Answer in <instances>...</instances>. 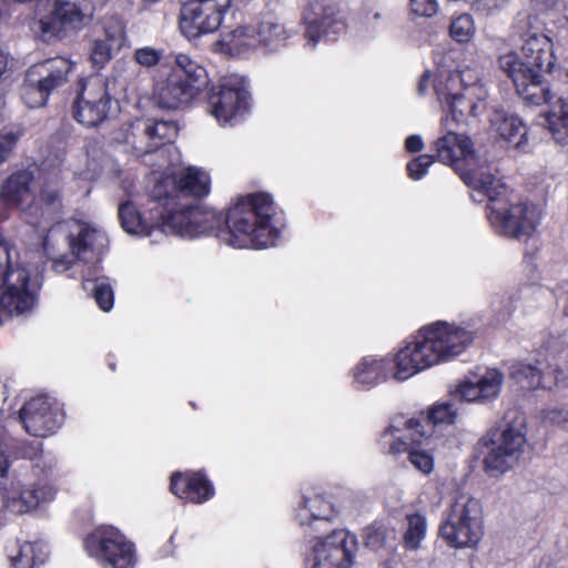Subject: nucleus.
Returning <instances> with one entry per match:
<instances>
[{
    "label": "nucleus",
    "mask_w": 568,
    "mask_h": 568,
    "mask_svg": "<svg viewBox=\"0 0 568 568\" xmlns=\"http://www.w3.org/2000/svg\"><path fill=\"white\" fill-rule=\"evenodd\" d=\"M386 528L378 524H373L364 529L363 539L367 548L377 550L382 548L386 540Z\"/></svg>",
    "instance_id": "79ce46f5"
},
{
    "label": "nucleus",
    "mask_w": 568,
    "mask_h": 568,
    "mask_svg": "<svg viewBox=\"0 0 568 568\" xmlns=\"http://www.w3.org/2000/svg\"><path fill=\"white\" fill-rule=\"evenodd\" d=\"M466 87H484L477 73L465 69L454 73H440V80L435 84L436 95L450 93V90L459 89L466 91Z\"/></svg>",
    "instance_id": "7c9ffc66"
},
{
    "label": "nucleus",
    "mask_w": 568,
    "mask_h": 568,
    "mask_svg": "<svg viewBox=\"0 0 568 568\" xmlns=\"http://www.w3.org/2000/svg\"><path fill=\"white\" fill-rule=\"evenodd\" d=\"M509 1L510 0H477V6L487 13H491L504 8Z\"/></svg>",
    "instance_id": "3c124183"
},
{
    "label": "nucleus",
    "mask_w": 568,
    "mask_h": 568,
    "mask_svg": "<svg viewBox=\"0 0 568 568\" xmlns=\"http://www.w3.org/2000/svg\"><path fill=\"white\" fill-rule=\"evenodd\" d=\"M490 122L500 138L515 146L524 144L527 130L518 116L496 111Z\"/></svg>",
    "instance_id": "bb28decb"
},
{
    "label": "nucleus",
    "mask_w": 568,
    "mask_h": 568,
    "mask_svg": "<svg viewBox=\"0 0 568 568\" xmlns=\"http://www.w3.org/2000/svg\"><path fill=\"white\" fill-rule=\"evenodd\" d=\"M332 515L329 503L325 501L321 496L314 498L304 497L303 505L298 511L301 524L304 525L306 519L328 520Z\"/></svg>",
    "instance_id": "72a5a7b5"
},
{
    "label": "nucleus",
    "mask_w": 568,
    "mask_h": 568,
    "mask_svg": "<svg viewBox=\"0 0 568 568\" xmlns=\"http://www.w3.org/2000/svg\"><path fill=\"white\" fill-rule=\"evenodd\" d=\"M91 16L73 2L55 0L49 14L36 23V32L47 43L61 40L71 31L81 30Z\"/></svg>",
    "instance_id": "a211bd4d"
},
{
    "label": "nucleus",
    "mask_w": 568,
    "mask_h": 568,
    "mask_svg": "<svg viewBox=\"0 0 568 568\" xmlns=\"http://www.w3.org/2000/svg\"><path fill=\"white\" fill-rule=\"evenodd\" d=\"M7 469H8V464H7V462H4V463H0V473H1V476H4V475H6Z\"/></svg>",
    "instance_id": "bf43d9fd"
},
{
    "label": "nucleus",
    "mask_w": 568,
    "mask_h": 568,
    "mask_svg": "<svg viewBox=\"0 0 568 568\" xmlns=\"http://www.w3.org/2000/svg\"><path fill=\"white\" fill-rule=\"evenodd\" d=\"M74 63L67 58L55 57L30 67L21 87V97L30 109L42 108L49 95L63 87L73 71Z\"/></svg>",
    "instance_id": "9b49d317"
},
{
    "label": "nucleus",
    "mask_w": 568,
    "mask_h": 568,
    "mask_svg": "<svg viewBox=\"0 0 568 568\" xmlns=\"http://www.w3.org/2000/svg\"><path fill=\"white\" fill-rule=\"evenodd\" d=\"M4 521L2 520V517L0 516V527H2Z\"/></svg>",
    "instance_id": "0e129e2a"
},
{
    "label": "nucleus",
    "mask_w": 568,
    "mask_h": 568,
    "mask_svg": "<svg viewBox=\"0 0 568 568\" xmlns=\"http://www.w3.org/2000/svg\"><path fill=\"white\" fill-rule=\"evenodd\" d=\"M457 416V408L450 402L439 403L434 405L425 419L427 425L448 426L454 424Z\"/></svg>",
    "instance_id": "f704fd0d"
},
{
    "label": "nucleus",
    "mask_w": 568,
    "mask_h": 568,
    "mask_svg": "<svg viewBox=\"0 0 568 568\" xmlns=\"http://www.w3.org/2000/svg\"><path fill=\"white\" fill-rule=\"evenodd\" d=\"M544 419L561 428H568V408L552 407L544 412Z\"/></svg>",
    "instance_id": "de8ad7c7"
},
{
    "label": "nucleus",
    "mask_w": 568,
    "mask_h": 568,
    "mask_svg": "<svg viewBox=\"0 0 568 568\" xmlns=\"http://www.w3.org/2000/svg\"><path fill=\"white\" fill-rule=\"evenodd\" d=\"M85 547L102 568H133V546L113 527L98 528L87 539Z\"/></svg>",
    "instance_id": "2eb2a0df"
},
{
    "label": "nucleus",
    "mask_w": 568,
    "mask_h": 568,
    "mask_svg": "<svg viewBox=\"0 0 568 568\" xmlns=\"http://www.w3.org/2000/svg\"><path fill=\"white\" fill-rule=\"evenodd\" d=\"M223 17L210 10L199 0H190L182 7L180 16V30L190 40L202 34L215 32Z\"/></svg>",
    "instance_id": "412c9836"
},
{
    "label": "nucleus",
    "mask_w": 568,
    "mask_h": 568,
    "mask_svg": "<svg viewBox=\"0 0 568 568\" xmlns=\"http://www.w3.org/2000/svg\"><path fill=\"white\" fill-rule=\"evenodd\" d=\"M516 27L524 41L521 50L526 58L525 64L550 72L556 58L552 42L544 32V22L538 16L520 13Z\"/></svg>",
    "instance_id": "4468645a"
},
{
    "label": "nucleus",
    "mask_w": 568,
    "mask_h": 568,
    "mask_svg": "<svg viewBox=\"0 0 568 568\" xmlns=\"http://www.w3.org/2000/svg\"><path fill=\"white\" fill-rule=\"evenodd\" d=\"M565 27L568 29V17L566 18V26Z\"/></svg>",
    "instance_id": "69168bd1"
},
{
    "label": "nucleus",
    "mask_w": 568,
    "mask_h": 568,
    "mask_svg": "<svg viewBox=\"0 0 568 568\" xmlns=\"http://www.w3.org/2000/svg\"><path fill=\"white\" fill-rule=\"evenodd\" d=\"M17 142V136L12 131L2 128L0 129V163L7 161Z\"/></svg>",
    "instance_id": "a18cd8bd"
},
{
    "label": "nucleus",
    "mask_w": 568,
    "mask_h": 568,
    "mask_svg": "<svg viewBox=\"0 0 568 568\" xmlns=\"http://www.w3.org/2000/svg\"><path fill=\"white\" fill-rule=\"evenodd\" d=\"M526 422L517 410L506 414L500 428L489 432L478 443L484 469L498 477L511 469L519 460L526 444Z\"/></svg>",
    "instance_id": "0eeeda50"
},
{
    "label": "nucleus",
    "mask_w": 568,
    "mask_h": 568,
    "mask_svg": "<svg viewBox=\"0 0 568 568\" xmlns=\"http://www.w3.org/2000/svg\"><path fill=\"white\" fill-rule=\"evenodd\" d=\"M496 173L497 170L486 163L460 172V178L478 195L488 199L487 216L495 232L516 240H527L539 225L540 211L532 203L509 204L508 189Z\"/></svg>",
    "instance_id": "20e7f679"
},
{
    "label": "nucleus",
    "mask_w": 568,
    "mask_h": 568,
    "mask_svg": "<svg viewBox=\"0 0 568 568\" xmlns=\"http://www.w3.org/2000/svg\"><path fill=\"white\" fill-rule=\"evenodd\" d=\"M498 63L499 68L513 80L518 94L523 99L536 105L551 100L552 93L548 85L542 82L541 72L544 70L525 64L514 51L500 55Z\"/></svg>",
    "instance_id": "dca6fc26"
},
{
    "label": "nucleus",
    "mask_w": 568,
    "mask_h": 568,
    "mask_svg": "<svg viewBox=\"0 0 568 568\" xmlns=\"http://www.w3.org/2000/svg\"><path fill=\"white\" fill-rule=\"evenodd\" d=\"M564 313L568 316V295H567V300H566V305H565V308H564Z\"/></svg>",
    "instance_id": "680f3d73"
},
{
    "label": "nucleus",
    "mask_w": 568,
    "mask_h": 568,
    "mask_svg": "<svg viewBox=\"0 0 568 568\" xmlns=\"http://www.w3.org/2000/svg\"><path fill=\"white\" fill-rule=\"evenodd\" d=\"M257 45L261 44L270 51H275L285 44L287 32L285 27L274 17H266L255 29Z\"/></svg>",
    "instance_id": "cd10ccee"
},
{
    "label": "nucleus",
    "mask_w": 568,
    "mask_h": 568,
    "mask_svg": "<svg viewBox=\"0 0 568 568\" xmlns=\"http://www.w3.org/2000/svg\"><path fill=\"white\" fill-rule=\"evenodd\" d=\"M42 202L48 205L49 207H52L53 211H57L61 206V197H60V191L58 183L47 181L42 187L40 193Z\"/></svg>",
    "instance_id": "c03bdc74"
},
{
    "label": "nucleus",
    "mask_w": 568,
    "mask_h": 568,
    "mask_svg": "<svg viewBox=\"0 0 568 568\" xmlns=\"http://www.w3.org/2000/svg\"><path fill=\"white\" fill-rule=\"evenodd\" d=\"M19 419L27 433L44 437L54 433L63 423V416L45 396H38L27 402L20 409Z\"/></svg>",
    "instance_id": "aec40b11"
},
{
    "label": "nucleus",
    "mask_w": 568,
    "mask_h": 568,
    "mask_svg": "<svg viewBox=\"0 0 568 568\" xmlns=\"http://www.w3.org/2000/svg\"><path fill=\"white\" fill-rule=\"evenodd\" d=\"M396 430H397V428H396V427H394V426H390L389 428H387V429L385 430V433L383 434V440L386 443V442H387V438H388L390 435H393V434H394V432H396Z\"/></svg>",
    "instance_id": "4d7b16f0"
},
{
    "label": "nucleus",
    "mask_w": 568,
    "mask_h": 568,
    "mask_svg": "<svg viewBox=\"0 0 568 568\" xmlns=\"http://www.w3.org/2000/svg\"><path fill=\"white\" fill-rule=\"evenodd\" d=\"M133 59L141 67L152 68L163 60V51L152 47L138 48L133 52Z\"/></svg>",
    "instance_id": "a19ab883"
},
{
    "label": "nucleus",
    "mask_w": 568,
    "mask_h": 568,
    "mask_svg": "<svg viewBox=\"0 0 568 568\" xmlns=\"http://www.w3.org/2000/svg\"><path fill=\"white\" fill-rule=\"evenodd\" d=\"M108 246L109 239L105 232L78 220L55 223L43 240V248L58 273L71 268L74 261L97 264Z\"/></svg>",
    "instance_id": "423d86ee"
},
{
    "label": "nucleus",
    "mask_w": 568,
    "mask_h": 568,
    "mask_svg": "<svg viewBox=\"0 0 568 568\" xmlns=\"http://www.w3.org/2000/svg\"><path fill=\"white\" fill-rule=\"evenodd\" d=\"M471 341L473 334L467 329L437 322L420 329L397 353L395 365L385 358L366 356L356 365L353 375L357 383L372 387L384 382L389 371L395 368L394 378L406 381L426 368L456 357Z\"/></svg>",
    "instance_id": "f257e3e1"
},
{
    "label": "nucleus",
    "mask_w": 568,
    "mask_h": 568,
    "mask_svg": "<svg viewBox=\"0 0 568 568\" xmlns=\"http://www.w3.org/2000/svg\"><path fill=\"white\" fill-rule=\"evenodd\" d=\"M406 427H407V429L414 432V436H413L412 440H417L418 437H423L426 435V432L424 430V426L420 425V422L417 419H414V418L408 419L406 422Z\"/></svg>",
    "instance_id": "5fc2aeb1"
},
{
    "label": "nucleus",
    "mask_w": 568,
    "mask_h": 568,
    "mask_svg": "<svg viewBox=\"0 0 568 568\" xmlns=\"http://www.w3.org/2000/svg\"><path fill=\"white\" fill-rule=\"evenodd\" d=\"M85 291H91L99 307L108 312L113 306V291L108 283L87 280L83 283Z\"/></svg>",
    "instance_id": "4c0bfd02"
},
{
    "label": "nucleus",
    "mask_w": 568,
    "mask_h": 568,
    "mask_svg": "<svg viewBox=\"0 0 568 568\" xmlns=\"http://www.w3.org/2000/svg\"><path fill=\"white\" fill-rule=\"evenodd\" d=\"M206 82L203 67L186 54H176L168 77L155 83L153 97L160 108L178 109L187 104Z\"/></svg>",
    "instance_id": "1a4fd4ad"
},
{
    "label": "nucleus",
    "mask_w": 568,
    "mask_h": 568,
    "mask_svg": "<svg viewBox=\"0 0 568 568\" xmlns=\"http://www.w3.org/2000/svg\"><path fill=\"white\" fill-rule=\"evenodd\" d=\"M170 487L178 497L196 504L210 499L214 494L212 484L202 473H193L190 476L174 474Z\"/></svg>",
    "instance_id": "b1692460"
},
{
    "label": "nucleus",
    "mask_w": 568,
    "mask_h": 568,
    "mask_svg": "<svg viewBox=\"0 0 568 568\" xmlns=\"http://www.w3.org/2000/svg\"><path fill=\"white\" fill-rule=\"evenodd\" d=\"M455 396H459L460 399L466 402L484 400L477 383L470 381L464 382L457 389Z\"/></svg>",
    "instance_id": "09e8293b"
},
{
    "label": "nucleus",
    "mask_w": 568,
    "mask_h": 568,
    "mask_svg": "<svg viewBox=\"0 0 568 568\" xmlns=\"http://www.w3.org/2000/svg\"><path fill=\"white\" fill-rule=\"evenodd\" d=\"M323 12L322 6H315L305 13V36L307 45L311 48H314L321 39L334 41L338 33L344 30L342 22L334 19L331 14H324Z\"/></svg>",
    "instance_id": "5701e85b"
},
{
    "label": "nucleus",
    "mask_w": 568,
    "mask_h": 568,
    "mask_svg": "<svg viewBox=\"0 0 568 568\" xmlns=\"http://www.w3.org/2000/svg\"><path fill=\"white\" fill-rule=\"evenodd\" d=\"M8 557L13 568H38L48 558L42 542H16L8 549Z\"/></svg>",
    "instance_id": "a878e982"
},
{
    "label": "nucleus",
    "mask_w": 568,
    "mask_h": 568,
    "mask_svg": "<svg viewBox=\"0 0 568 568\" xmlns=\"http://www.w3.org/2000/svg\"><path fill=\"white\" fill-rule=\"evenodd\" d=\"M220 43L230 54H241L257 47L255 29L239 27L222 34Z\"/></svg>",
    "instance_id": "c756f323"
},
{
    "label": "nucleus",
    "mask_w": 568,
    "mask_h": 568,
    "mask_svg": "<svg viewBox=\"0 0 568 568\" xmlns=\"http://www.w3.org/2000/svg\"><path fill=\"white\" fill-rule=\"evenodd\" d=\"M273 201L268 194L261 193L240 200L231 207L222 222L207 234L215 235L229 246L235 248H265L275 244L277 232L270 227Z\"/></svg>",
    "instance_id": "39448f33"
},
{
    "label": "nucleus",
    "mask_w": 568,
    "mask_h": 568,
    "mask_svg": "<svg viewBox=\"0 0 568 568\" xmlns=\"http://www.w3.org/2000/svg\"><path fill=\"white\" fill-rule=\"evenodd\" d=\"M28 270L9 243L0 241V325L13 315H26L36 305Z\"/></svg>",
    "instance_id": "6e6552de"
},
{
    "label": "nucleus",
    "mask_w": 568,
    "mask_h": 568,
    "mask_svg": "<svg viewBox=\"0 0 568 568\" xmlns=\"http://www.w3.org/2000/svg\"><path fill=\"white\" fill-rule=\"evenodd\" d=\"M408 459L416 469L424 474H429L433 470V458L425 452L412 450L408 454Z\"/></svg>",
    "instance_id": "49530a36"
},
{
    "label": "nucleus",
    "mask_w": 568,
    "mask_h": 568,
    "mask_svg": "<svg viewBox=\"0 0 568 568\" xmlns=\"http://www.w3.org/2000/svg\"><path fill=\"white\" fill-rule=\"evenodd\" d=\"M438 160L437 153L435 155L422 154L407 164L408 175L413 180H420L426 173L428 168Z\"/></svg>",
    "instance_id": "37998d69"
},
{
    "label": "nucleus",
    "mask_w": 568,
    "mask_h": 568,
    "mask_svg": "<svg viewBox=\"0 0 568 568\" xmlns=\"http://www.w3.org/2000/svg\"><path fill=\"white\" fill-rule=\"evenodd\" d=\"M487 90L485 87H466L464 90H450V93L437 95L446 114L442 118V135L434 141L438 161L450 165L460 175L467 169L484 165L487 162L475 148L473 140L458 132L467 118H477L486 110Z\"/></svg>",
    "instance_id": "7ed1b4c3"
},
{
    "label": "nucleus",
    "mask_w": 568,
    "mask_h": 568,
    "mask_svg": "<svg viewBox=\"0 0 568 568\" xmlns=\"http://www.w3.org/2000/svg\"><path fill=\"white\" fill-rule=\"evenodd\" d=\"M4 106V99L3 97L0 94V125L3 123V120H4V115L2 113V109Z\"/></svg>",
    "instance_id": "13d9d810"
},
{
    "label": "nucleus",
    "mask_w": 568,
    "mask_h": 568,
    "mask_svg": "<svg viewBox=\"0 0 568 568\" xmlns=\"http://www.w3.org/2000/svg\"><path fill=\"white\" fill-rule=\"evenodd\" d=\"M178 130L173 121L136 119L123 129L121 142L125 144L126 150L142 156L171 143Z\"/></svg>",
    "instance_id": "ddd939ff"
},
{
    "label": "nucleus",
    "mask_w": 568,
    "mask_h": 568,
    "mask_svg": "<svg viewBox=\"0 0 568 568\" xmlns=\"http://www.w3.org/2000/svg\"><path fill=\"white\" fill-rule=\"evenodd\" d=\"M503 382L504 375L499 371L495 368L487 369L478 381H476L483 399L486 400L496 397L500 392Z\"/></svg>",
    "instance_id": "e433bc0d"
},
{
    "label": "nucleus",
    "mask_w": 568,
    "mask_h": 568,
    "mask_svg": "<svg viewBox=\"0 0 568 568\" xmlns=\"http://www.w3.org/2000/svg\"><path fill=\"white\" fill-rule=\"evenodd\" d=\"M432 78L433 77L429 72H425L422 75L417 84V92L419 95L426 94L429 85H433L435 88V84L440 80V77L436 81H434Z\"/></svg>",
    "instance_id": "603ef678"
},
{
    "label": "nucleus",
    "mask_w": 568,
    "mask_h": 568,
    "mask_svg": "<svg viewBox=\"0 0 568 568\" xmlns=\"http://www.w3.org/2000/svg\"><path fill=\"white\" fill-rule=\"evenodd\" d=\"M510 379L521 389L531 390L547 387V375L539 367L526 363H516L509 372Z\"/></svg>",
    "instance_id": "c85d7f7f"
},
{
    "label": "nucleus",
    "mask_w": 568,
    "mask_h": 568,
    "mask_svg": "<svg viewBox=\"0 0 568 568\" xmlns=\"http://www.w3.org/2000/svg\"><path fill=\"white\" fill-rule=\"evenodd\" d=\"M412 11L420 17H433L437 12L436 0H410Z\"/></svg>",
    "instance_id": "8fccbe9b"
},
{
    "label": "nucleus",
    "mask_w": 568,
    "mask_h": 568,
    "mask_svg": "<svg viewBox=\"0 0 568 568\" xmlns=\"http://www.w3.org/2000/svg\"><path fill=\"white\" fill-rule=\"evenodd\" d=\"M426 532L425 518L418 514L407 517V530L404 535L406 548L415 550L418 548Z\"/></svg>",
    "instance_id": "c9c22d12"
},
{
    "label": "nucleus",
    "mask_w": 568,
    "mask_h": 568,
    "mask_svg": "<svg viewBox=\"0 0 568 568\" xmlns=\"http://www.w3.org/2000/svg\"><path fill=\"white\" fill-rule=\"evenodd\" d=\"M114 42V39L106 38L104 40H97L93 43L90 58L94 67L103 68L111 59Z\"/></svg>",
    "instance_id": "ea45409f"
},
{
    "label": "nucleus",
    "mask_w": 568,
    "mask_h": 568,
    "mask_svg": "<svg viewBox=\"0 0 568 568\" xmlns=\"http://www.w3.org/2000/svg\"><path fill=\"white\" fill-rule=\"evenodd\" d=\"M382 18V14L379 12H375L374 16H373V19L375 21L379 20Z\"/></svg>",
    "instance_id": "052dcab7"
},
{
    "label": "nucleus",
    "mask_w": 568,
    "mask_h": 568,
    "mask_svg": "<svg viewBox=\"0 0 568 568\" xmlns=\"http://www.w3.org/2000/svg\"><path fill=\"white\" fill-rule=\"evenodd\" d=\"M211 179L204 170L189 166L160 179L152 189V196L164 201L161 231L181 237L207 234L222 220L219 213L194 204L210 192Z\"/></svg>",
    "instance_id": "f03ea898"
},
{
    "label": "nucleus",
    "mask_w": 568,
    "mask_h": 568,
    "mask_svg": "<svg viewBox=\"0 0 568 568\" xmlns=\"http://www.w3.org/2000/svg\"><path fill=\"white\" fill-rule=\"evenodd\" d=\"M118 214L122 229L129 234L151 236L155 230L141 217L134 204L129 201L119 205Z\"/></svg>",
    "instance_id": "2f4dec72"
},
{
    "label": "nucleus",
    "mask_w": 568,
    "mask_h": 568,
    "mask_svg": "<svg viewBox=\"0 0 568 568\" xmlns=\"http://www.w3.org/2000/svg\"><path fill=\"white\" fill-rule=\"evenodd\" d=\"M111 100L109 82L100 77H92L81 85L73 103V115L88 128L97 126L108 118Z\"/></svg>",
    "instance_id": "f3484780"
},
{
    "label": "nucleus",
    "mask_w": 568,
    "mask_h": 568,
    "mask_svg": "<svg viewBox=\"0 0 568 568\" xmlns=\"http://www.w3.org/2000/svg\"><path fill=\"white\" fill-rule=\"evenodd\" d=\"M439 534L452 547L475 546L483 537L480 503L469 495H459L447 509Z\"/></svg>",
    "instance_id": "9d476101"
},
{
    "label": "nucleus",
    "mask_w": 568,
    "mask_h": 568,
    "mask_svg": "<svg viewBox=\"0 0 568 568\" xmlns=\"http://www.w3.org/2000/svg\"><path fill=\"white\" fill-rule=\"evenodd\" d=\"M473 199H474V201H479V202L481 201V199H477L475 194H473Z\"/></svg>",
    "instance_id": "e2e57ef3"
},
{
    "label": "nucleus",
    "mask_w": 568,
    "mask_h": 568,
    "mask_svg": "<svg viewBox=\"0 0 568 568\" xmlns=\"http://www.w3.org/2000/svg\"><path fill=\"white\" fill-rule=\"evenodd\" d=\"M357 545L355 535L335 530L316 544L310 568H349Z\"/></svg>",
    "instance_id": "6ab92c4d"
},
{
    "label": "nucleus",
    "mask_w": 568,
    "mask_h": 568,
    "mask_svg": "<svg viewBox=\"0 0 568 568\" xmlns=\"http://www.w3.org/2000/svg\"><path fill=\"white\" fill-rule=\"evenodd\" d=\"M405 148L408 152H419L424 148V142L420 135H409L405 141Z\"/></svg>",
    "instance_id": "864d4df0"
},
{
    "label": "nucleus",
    "mask_w": 568,
    "mask_h": 568,
    "mask_svg": "<svg viewBox=\"0 0 568 568\" xmlns=\"http://www.w3.org/2000/svg\"><path fill=\"white\" fill-rule=\"evenodd\" d=\"M33 175L30 171H19L7 179L0 201L8 206L20 205L33 199Z\"/></svg>",
    "instance_id": "393cba45"
},
{
    "label": "nucleus",
    "mask_w": 568,
    "mask_h": 568,
    "mask_svg": "<svg viewBox=\"0 0 568 568\" xmlns=\"http://www.w3.org/2000/svg\"><path fill=\"white\" fill-rule=\"evenodd\" d=\"M251 94L243 78L230 77L213 87L209 97L211 114L222 125H234L250 108Z\"/></svg>",
    "instance_id": "f8f14e48"
},
{
    "label": "nucleus",
    "mask_w": 568,
    "mask_h": 568,
    "mask_svg": "<svg viewBox=\"0 0 568 568\" xmlns=\"http://www.w3.org/2000/svg\"><path fill=\"white\" fill-rule=\"evenodd\" d=\"M449 32L452 38L457 42H468L475 33V26L471 17L465 13L453 19Z\"/></svg>",
    "instance_id": "58836bf2"
},
{
    "label": "nucleus",
    "mask_w": 568,
    "mask_h": 568,
    "mask_svg": "<svg viewBox=\"0 0 568 568\" xmlns=\"http://www.w3.org/2000/svg\"><path fill=\"white\" fill-rule=\"evenodd\" d=\"M54 489L48 484L30 488H12L7 495H0L2 508L13 515H21L37 508L41 503L52 500Z\"/></svg>",
    "instance_id": "4be33fe9"
},
{
    "label": "nucleus",
    "mask_w": 568,
    "mask_h": 568,
    "mask_svg": "<svg viewBox=\"0 0 568 568\" xmlns=\"http://www.w3.org/2000/svg\"><path fill=\"white\" fill-rule=\"evenodd\" d=\"M408 450V443L404 440L402 437H397L389 445L388 453L392 455H397Z\"/></svg>",
    "instance_id": "6e6d98bb"
},
{
    "label": "nucleus",
    "mask_w": 568,
    "mask_h": 568,
    "mask_svg": "<svg viewBox=\"0 0 568 568\" xmlns=\"http://www.w3.org/2000/svg\"><path fill=\"white\" fill-rule=\"evenodd\" d=\"M548 129L554 139L565 144L568 140V100L559 99L548 113Z\"/></svg>",
    "instance_id": "473e14b6"
}]
</instances>
